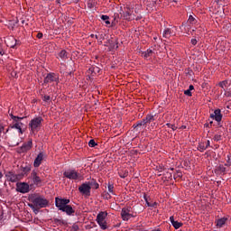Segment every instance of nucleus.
<instances>
[{"label":"nucleus","mask_w":231,"mask_h":231,"mask_svg":"<svg viewBox=\"0 0 231 231\" xmlns=\"http://www.w3.org/2000/svg\"><path fill=\"white\" fill-rule=\"evenodd\" d=\"M1 133H5V126H3V125L0 124V134Z\"/></svg>","instance_id":"obj_49"},{"label":"nucleus","mask_w":231,"mask_h":231,"mask_svg":"<svg viewBox=\"0 0 231 231\" xmlns=\"http://www.w3.org/2000/svg\"><path fill=\"white\" fill-rule=\"evenodd\" d=\"M213 140H215V142H219L221 140V134H216Z\"/></svg>","instance_id":"obj_41"},{"label":"nucleus","mask_w":231,"mask_h":231,"mask_svg":"<svg viewBox=\"0 0 231 231\" xmlns=\"http://www.w3.org/2000/svg\"><path fill=\"white\" fill-rule=\"evenodd\" d=\"M101 19H102V21H107V20H109V16H107V15H102V16H101Z\"/></svg>","instance_id":"obj_46"},{"label":"nucleus","mask_w":231,"mask_h":231,"mask_svg":"<svg viewBox=\"0 0 231 231\" xmlns=\"http://www.w3.org/2000/svg\"><path fill=\"white\" fill-rule=\"evenodd\" d=\"M170 221H171V225L176 221V220H174V216L170 217Z\"/></svg>","instance_id":"obj_51"},{"label":"nucleus","mask_w":231,"mask_h":231,"mask_svg":"<svg viewBox=\"0 0 231 231\" xmlns=\"http://www.w3.org/2000/svg\"><path fill=\"white\" fill-rule=\"evenodd\" d=\"M153 53L154 51H152V50L148 49L147 51L142 52V57H143V59H149L150 57H152Z\"/></svg>","instance_id":"obj_20"},{"label":"nucleus","mask_w":231,"mask_h":231,"mask_svg":"<svg viewBox=\"0 0 231 231\" xmlns=\"http://www.w3.org/2000/svg\"><path fill=\"white\" fill-rule=\"evenodd\" d=\"M191 44H192L193 46H196V44H198V40H196V39H191Z\"/></svg>","instance_id":"obj_47"},{"label":"nucleus","mask_w":231,"mask_h":231,"mask_svg":"<svg viewBox=\"0 0 231 231\" xmlns=\"http://www.w3.org/2000/svg\"><path fill=\"white\" fill-rule=\"evenodd\" d=\"M188 23H189V24H196V23H198V20H196L194 18V16L189 15V19H188Z\"/></svg>","instance_id":"obj_29"},{"label":"nucleus","mask_w":231,"mask_h":231,"mask_svg":"<svg viewBox=\"0 0 231 231\" xmlns=\"http://www.w3.org/2000/svg\"><path fill=\"white\" fill-rule=\"evenodd\" d=\"M171 225L176 230H178V228H180V226H183V223L178 221L173 222Z\"/></svg>","instance_id":"obj_27"},{"label":"nucleus","mask_w":231,"mask_h":231,"mask_svg":"<svg viewBox=\"0 0 231 231\" xmlns=\"http://www.w3.org/2000/svg\"><path fill=\"white\" fill-rule=\"evenodd\" d=\"M144 120L146 121V124H151V122H154V116L147 115Z\"/></svg>","instance_id":"obj_25"},{"label":"nucleus","mask_w":231,"mask_h":231,"mask_svg":"<svg viewBox=\"0 0 231 231\" xmlns=\"http://www.w3.org/2000/svg\"><path fill=\"white\" fill-rule=\"evenodd\" d=\"M33 147V141L30 139L27 143H24L19 150V152H28Z\"/></svg>","instance_id":"obj_10"},{"label":"nucleus","mask_w":231,"mask_h":231,"mask_svg":"<svg viewBox=\"0 0 231 231\" xmlns=\"http://www.w3.org/2000/svg\"><path fill=\"white\" fill-rule=\"evenodd\" d=\"M59 80V77L55 73H49L43 82L44 84H50V82H57Z\"/></svg>","instance_id":"obj_13"},{"label":"nucleus","mask_w":231,"mask_h":231,"mask_svg":"<svg viewBox=\"0 0 231 231\" xmlns=\"http://www.w3.org/2000/svg\"><path fill=\"white\" fill-rule=\"evenodd\" d=\"M88 185L90 186V189H99L100 185L98 184V182H97V180H92L90 181H88Z\"/></svg>","instance_id":"obj_22"},{"label":"nucleus","mask_w":231,"mask_h":231,"mask_svg":"<svg viewBox=\"0 0 231 231\" xmlns=\"http://www.w3.org/2000/svg\"><path fill=\"white\" fill-rule=\"evenodd\" d=\"M180 129H187V126L182 125V126L180 127Z\"/></svg>","instance_id":"obj_61"},{"label":"nucleus","mask_w":231,"mask_h":231,"mask_svg":"<svg viewBox=\"0 0 231 231\" xmlns=\"http://www.w3.org/2000/svg\"><path fill=\"white\" fill-rule=\"evenodd\" d=\"M110 46L112 50H118V41L117 40H110Z\"/></svg>","instance_id":"obj_23"},{"label":"nucleus","mask_w":231,"mask_h":231,"mask_svg":"<svg viewBox=\"0 0 231 231\" xmlns=\"http://www.w3.org/2000/svg\"><path fill=\"white\" fill-rule=\"evenodd\" d=\"M42 122H44L42 116L34 117L30 121L29 127L32 134L39 133V131H41V128L42 127Z\"/></svg>","instance_id":"obj_2"},{"label":"nucleus","mask_w":231,"mask_h":231,"mask_svg":"<svg viewBox=\"0 0 231 231\" xmlns=\"http://www.w3.org/2000/svg\"><path fill=\"white\" fill-rule=\"evenodd\" d=\"M88 145H89V147H96L97 143H96L93 139H91V140L88 142Z\"/></svg>","instance_id":"obj_38"},{"label":"nucleus","mask_w":231,"mask_h":231,"mask_svg":"<svg viewBox=\"0 0 231 231\" xmlns=\"http://www.w3.org/2000/svg\"><path fill=\"white\" fill-rule=\"evenodd\" d=\"M4 51H3V48L1 47V44H0V55H3Z\"/></svg>","instance_id":"obj_58"},{"label":"nucleus","mask_w":231,"mask_h":231,"mask_svg":"<svg viewBox=\"0 0 231 231\" xmlns=\"http://www.w3.org/2000/svg\"><path fill=\"white\" fill-rule=\"evenodd\" d=\"M10 116L13 120V124L10 125V127L12 129H18L19 133L23 134V123L21 120H23L24 117L15 116L13 114H10Z\"/></svg>","instance_id":"obj_3"},{"label":"nucleus","mask_w":231,"mask_h":231,"mask_svg":"<svg viewBox=\"0 0 231 231\" xmlns=\"http://www.w3.org/2000/svg\"><path fill=\"white\" fill-rule=\"evenodd\" d=\"M58 208L59 210H61V212H65L67 216H73V214H75V209H73V207H71L70 205L61 206Z\"/></svg>","instance_id":"obj_12"},{"label":"nucleus","mask_w":231,"mask_h":231,"mask_svg":"<svg viewBox=\"0 0 231 231\" xmlns=\"http://www.w3.org/2000/svg\"><path fill=\"white\" fill-rule=\"evenodd\" d=\"M89 69H90V71H92V73H95V75H97V73H100V68H98V67H92Z\"/></svg>","instance_id":"obj_31"},{"label":"nucleus","mask_w":231,"mask_h":231,"mask_svg":"<svg viewBox=\"0 0 231 231\" xmlns=\"http://www.w3.org/2000/svg\"><path fill=\"white\" fill-rule=\"evenodd\" d=\"M141 124V125H147V122L145 121V119H143L141 122H139Z\"/></svg>","instance_id":"obj_48"},{"label":"nucleus","mask_w":231,"mask_h":231,"mask_svg":"<svg viewBox=\"0 0 231 231\" xmlns=\"http://www.w3.org/2000/svg\"><path fill=\"white\" fill-rule=\"evenodd\" d=\"M16 190L17 192H21V194H26L30 192V185L26 182H17Z\"/></svg>","instance_id":"obj_7"},{"label":"nucleus","mask_w":231,"mask_h":231,"mask_svg":"<svg viewBox=\"0 0 231 231\" xmlns=\"http://www.w3.org/2000/svg\"><path fill=\"white\" fill-rule=\"evenodd\" d=\"M30 201L32 204H29L30 208H32L34 212H39L41 208H46L48 205H50V200L46 199L42 196H32L30 198Z\"/></svg>","instance_id":"obj_1"},{"label":"nucleus","mask_w":231,"mask_h":231,"mask_svg":"<svg viewBox=\"0 0 231 231\" xmlns=\"http://www.w3.org/2000/svg\"><path fill=\"white\" fill-rule=\"evenodd\" d=\"M118 19H120V15L118 14H115L114 22L112 23V24H116V23H118Z\"/></svg>","instance_id":"obj_33"},{"label":"nucleus","mask_w":231,"mask_h":231,"mask_svg":"<svg viewBox=\"0 0 231 231\" xmlns=\"http://www.w3.org/2000/svg\"><path fill=\"white\" fill-rule=\"evenodd\" d=\"M166 125H167L168 127H170L171 129H172V131H176V129H178V127H177L176 125H171V124H170V123H168Z\"/></svg>","instance_id":"obj_39"},{"label":"nucleus","mask_w":231,"mask_h":231,"mask_svg":"<svg viewBox=\"0 0 231 231\" xmlns=\"http://www.w3.org/2000/svg\"><path fill=\"white\" fill-rule=\"evenodd\" d=\"M184 95H187L188 97H192V92L190 90H185Z\"/></svg>","instance_id":"obj_44"},{"label":"nucleus","mask_w":231,"mask_h":231,"mask_svg":"<svg viewBox=\"0 0 231 231\" xmlns=\"http://www.w3.org/2000/svg\"><path fill=\"white\" fill-rule=\"evenodd\" d=\"M6 46H8L9 48H15V46L17 45V40L14 37H8L5 41Z\"/></svg>","instance_id":"obj_16"},{"label":"nucleus","mask_w":231,"mask_h":231,"mask_svg":"<svg viewBox=\"0 0 231 231\" xmlns=\"http://www.w3.org/2000/svg\"><path fill=\"white\" fill-rule=\"evenodd\" d=\"M115 186L111 183H108V192H110L111 194H114V189Z\"/></svg>","instance_id":"obj_35"},{"label":"nucleus","mask_w":231,"mask_h":231,"mask_svg":"<svg viewBox=\"0 0 231 231\" xmlns=\"http://www.w3.org/2000/svg\"><path fill=\"white\" fill-rule=\"evenodd\" d=\"M106 24H111V22L109 20H105Z\"/></svg>","instance_id":"obj_60"},{"label":"nucleus","mask_w":231,"mask_h":231,"mask_svg":"<svg viewBox=\"0 0 231 231\" xmlns=\"http://www.w3.org/2000/svg\"><path fill=\"white\" fill-rule=\"evenodd\" d=\"M151 207H152V208H156V207H158V203L157 202H154V203H152V205H150Z\"/></svg>","instance_id":"obj_56"},{"label":"nucleus","mask_w":231,"mask_h":231,"mask_svg":"<svg viewBox=\"0 0 231 231\" xmlns=\"http://www.w3.org/2000/svg\"><path fill=\"white\" fill-rule=\"evenodd\" d=\"M225 167H228V162H226V163L225 164Z\"/></svg>","instance_id":"obj_63"},{"label":"nucleus","mask_w":231,"mask_h":231,"mask_svg":"<svg viewBox=\"0 0 231 231\" xmlns=\"http://www.w3.org/2000/svg\"><path fill=\"white\" fill-rule=\"evenodd\" d=\"M205 145H206L207 149H208V147H210V141H207Z\"/></svg>","instance_id":"obj_54"},{"label":"nucleus","mask_w":231,"mask_h":231,"mask_svg":"<svg viewBox=\"0 0 231 231\" xmlns=\"http://www.w3.org/2000/svg\"><path fill=\"white\" fill-rule=\"evenodd\" d=\"M56 223H62V225H64L63 220L61 221L60 219H55Z\"/></svg>","instance_id":"obj_57"},{"label":"nucleus","mask_w":231,"mask_h":231,"mask_svg":"<svg viewBox=\"0 0 231 231\" xmlns=\"http://www.w3.org/2000/svg\"><path fill=\"white\" fill-rule=\"evenodd\" d=\"M225 96H226V97H230V98H231V91L226 92V93H225Z\"/></svg>","instance_id":"obj_53"},{"label":"nucleus","mask_w":231,"mask_h":231,"mask_svg":"<svg viewBox=\"0 0 231 231\" xmlns=\"http://www.w3.org/2000/svg\"><path fill=\"white\" fill-rule=\"evenodd\" d=\"M5 178L7 181H11V183H17L24 178V173L15 174L14 171H7Z\"/></svg>","instance_id":"obj_5"},{"label":"nucleus","mask_w":231,"mask_h":231,"mask_svg":"<svg viewBox=\"0 0 231 231\" xmlns=\"http://www.w3.org/2000/svg\"><path fill=\"white\" fill-rule=\"evenodd\" d=\"M90 37L93 39V37H96V39H98V35L91 34Z\"/></svg>","instance_id":"obj_59"},{"label":"nucleus","mask_w":231,"mask_h":231,"mask_svg":"<svg viewBox=\"0 0 231 231\" xmlns=\"http://www.w3.org/2000/svg\"><path fill=\"white\" fill-rule=\"evenodd\" d=\"M144 199H145L146 205H148V207H151L152 204L147 199V195H145V194H144Z\"/></svg>","instance_id":"obj_45"},{"label":"nucleus","mask_w":231,"mask_h":231,"mask_svg":"<svg viewBox=\"0 0 231 231\" xmlns=\"http://www.w3.org/2000/svg\"><path fill=\"white\" fill-rule=\"evenodd\" d=\"M142 126L143 125L140 123L133 125V127H134V129H135V131H138L139 129H142Z\"/></svg>","instance_id":"obj_34"},{"label":"nucleus","mask_w":231,"mask_h":231,"mask_svg":"<svg viewBox=\"0 0 231 231\" xmlns=\"http://www.w3.org/2000/svg\"><path fill=\"white\" fill-rule=\"evenodd\" d=\"M211 117L214 118L217 122H221L223 120V115L221 114V109H216L214 115H211Z\"/></svg>","instance_id":"obj_18"},{"label":"nucleus","mask_w":231,"mask_h":231,"mask_svg":"<svg viewBox=\"0 0 231 231\" xmlns=\"http://www.w3.org/2000/svg\"><path fill=\"white\" fill-rule=\"evenodd\" d=\"M69 199H60L59 197H57L55 199V205L58 208L60 207H68L69 205Z\"/></svg>","instance_id":"obj_9"},{"label":"nucleus","mask_w":231,"mask_h":231,"mask_svg":"<svg viewBox=\"0 0 231 231\" xmlns=\"http://www.w3.org/2000/svg\"><path fill=\"white\" fill-rule=\"evenodd\" d=\"M63 176L64 178H68V180H77L80 174L75 170H70L63 172Z\"/></svg>","instance_id":"obj_8"},{"label":"nucleus","mask_w":231,"mask_h":231,"mask_svg":"<svg viewBox=\"0 0 231 231\" xmlns=\"http://www.w3.org/2000/svg\"><path fill=\"white\" fill-rule=\"evenodd\" d=\"M59 57H60L62 59V60H66L67 59H69V53H68V51H66V50H62L59 53Z\"/></svg>","instance_id":"obj_21"},{"label":"nucleus","mask_w":231,"mask_h":231,"mask_svg":"<svg viewBox=\"0 0 231 231\" xmlns=\"http://www.w3.org/2000/svg\"><path fill=\"white\" fill-rule=\"evenodd\" d=\"M79 230V225L73 224L72 226L70 227V231H78Z\"/></svg>","instance_id":"obj_36"},{"label":"nucleus","mask_w":231,"mask_h":231,"mask_svg":"<svg viewBox=\"0 0 231 231\" xmlns=\"http://www.w3.org/2000/svg\"><path fill=\"white\" fill-rule=\"evenodd\" d=\"M42 100L43 102H50V100H51V97L50 96H43Z\"/></svg>","instance_id":"obj_40"},{"label":"nucleus","mask_w":231,"mask_h":231,"mask_svg":"<svg viewBox=\"0 0 231 231\" xmlns=\"http://www.w3.org/2000/svg\"><path fill=\"white\" fill-rule=\"evenodd\" d=\"M30 171H32V168H30V166H25V167H22V174H28V172H30Z\"/></svg>","instance_id":"obj_28"},{"label":"nucleus","mask_w":231,"mask_h":231,"mask_svg":"<svg viewBox=\"0 0 231 231\" xmlns=\"http://www.w3.org/2000/svg\"><path fill=\"white\" fill-rule=\"evenodd\" d=\"M131 210H129V208H122L121 211V217L123 219V221H129V219H131V217H133V215L131 213Z\"/></svg>","instance_id":"obj_14"},{"label":"nucleus","mask_w":231,"mask_h":231,"mask_svg":"<svg viewBox=\"0 0 231 231\" xmlns=\"http://www.w3.org/2000/svg\"><path fill=\"white\" fill-rule=\"evenodd\" d=\"M176 35V31L172 28H166L162 31L163 39H171V37H174Z\"/></svg>","instance_id":"obj_11"},{"label":"nucleus","mask_w":231,"mask_h":231,"mask_svg":"<svg viewBox=\"0 0 231 231\" xmlns=\"http://www.w3.org/2000/svg\"><path fill=\"white\" fill-rule=\"evenodd\" d=\"M79 191L80 194H82V196H91V186L89 185V182L82 183L79 187Z\"/></svg>","instance_id":"obj_6"},{"label":"nucleus","mask_w":231,"mask_h":231,"mask_svg":"<svg viewBox=\"0 0 231 231\" xmlns=\"http://www.w3.org/2000/svg\"><path fill=\"white\" fill-rule=\"evenodd\" d=\"M36 37L37 39H42V32H38Z\"/></svg>","instance_id":"obj_50"},{"label":"nucleus","mask_w":231,"mask_h":231,"mask_svg":"<svg viewBox=\"0 0 231 231\" xmlns=\"http://www.w3.org/2000/svg\"><path fill=\"white\" fill-rule=\"evenodd\" d=\"M194 89V85H189V91H192Z\"/></svg>","instance_id":"obj_55"},{"label":"nucleus","mask_w":231,"mask_h":231,"mask_svg":"<svg viewBox=\"0 0 231 231\" xmlns=\"http://www.w3.org/2000/svg\"><path fill=\"white\" fill-rule=\"evenodd\" d=\"M119 176H120V178H127V173H124L122 175V173L119 172Z\"/></svg>","instance_id":"obj_52"},{"label":"nucleus","mask_w":231,"mask_h":231,"mask_svg":"<svg viewBox=\"0 0 231 231\" xmlns=\"http://www.w3.org/2000/svg\"><path fill=\"white\" fill-rule=\"evenodd\" d=\"M216 174H225V172H226V168L220 164L219 166H217L215 170Z\"/></svg>","instance_id":"obj_19"},{"label":"nucleus","mask_w":231,"mask_h":231,"mask_svg":"<svg viewBox=\"0 0 231 231\" xmlns=\"http://www.w3.org/2000/svg\"><path fill=\"white\" fill-rule=\"evenodd\" d=\"M31 179L34 185H41L42 183V180H41V177L37 174V171H32L31 173Z\"/></svg>","instance_id":"obj_15"},{"label":"nucleus","mask_w":231,"mask_h":231,"mask_svg":"<svg viewBox=\"0 0 231 231\" xmlns=\"http://www.w3.org/2000/svg\"><path fill=\"white\" fill-rule=\"evenodd\" d=\"M226 223V218L225 217H222V218H219L217 221V226H223V225H225Z\"/></svg>","instance_id":"obj_24"},{"label":"nucleus","mask_w":231,"mask_h":231,"mask_svg":"<svg viewBox=\"0 0 231 231\" xmlns=\"http://www.w3.org/2000/svg\"><path fill=\"white\" fill-rule=\"evenodd\" d=\"M125 19H126V21H131V13L129 11H126L124 14Z\"/></svg>","instance_id":"obj_32"},{"label":"nucleus","mask_w":231,"mask_h":231,"mask_svg":"<svg viewBox=\"0 0 231 231\" xmlns=\"http://www.w3.org/2000/svg\"><path fill=\"white\" fill-rule=\"evenodd\" d=\"M226 163H227V167H230V165H231V154L227 155Z\"/></svg>","instance_id":"obj_42"},{"label":"nucleus","mask_w":231,"mask_h":231,"mask_svg":"<svg viewBox=\"0 0 231 231\" xmlns=\"http://www.w3.org/2000/svg\"><path fill=\"white\" fill-rule=\"evenodd\" d=\"M103 198L105 199H111V194H109L108 192H104L103 193Z\"/></svg>","instance_id":"obj_37"},{"label":"nucleus","mask_w":231,"mask_h":231,"mask_svg":"<svg viewBox=\"0 0 231 231\" xmlns=\"http://www.w3.org/2000/svg\"><path fill=\"white\" fill-rule=\"evenodd\" d=\"M205 127H208V124H205Z\"/></svg>","instance_id":"obj_64"},{"label":"nucleus","mask_w":231,"mask_h":231,"mask_svg":"<svg viewBox=\"0 0 231 231\" xmlns=\"http://www.w3.org/2000/svg\"><path fill=\"white\" fill-rule=\"evenodd\" d=\"M107 217V213L106 211H100L97 216V223L102 228V230H107V222L106 218Z\"/></svg>","instance_id":"obj_4"},{"label":"nucleus","mask_w":231,"mask_h":231,"mask_svg":"<svg viewBox=\"0 0 231 231\" xmlns=\"http://www.w3.org/2000/svg\"><path fill=\"white\" fill-rule=\"evenodd\" d=\"M198 150L200 151V152H203V151H207V146L205 143H200L198 146Z\"/></svg>","instance_id":"obj_26"},{"label":"nucleus","mask_w":231,"mask_h":231,"mask_svg":"<svg viewBox=\"0 0 231 231\" xmlns=\"http://www.w3.org/2000/svg\"><path fill=\"white\" fill-rule=\"evenodd\" d=\"M42 160H44V153L40 152L34 160L33 166L41 167V163H42Z\"/></svg>","instance_id":"obj_17"},{"label":"nucleus","mask_w":231,"mask_h":231,"mask_svg":"<svg viewBox=\"0 0 231 231\" xmlns=\"http://www.w3.org/2000/svg\"><path fill=\"white\" fill-rule=\"evenodd\" d=\"M3 178V172L0 171V180Z\"/></svg>","instance_id":"obj_62"},{"label":"nucleus","mask_w":231,"mask_h":231,"mask_svg":"<svg viewBox=\"0 0 231 231\" xmlns=\"http://www.w3.org/2000/svg\"><path fill=\"white\" fill-rule=\"evenodd\" d=\"M227 85H228V80L220 81L218 83L219 88H222V89H224L225 87H226Z\"/></svg>","instance_id":"obj_30"},{"label":"nucleus","mask_w":231,"mask_h":231,"mask_svg":"<svg viewBox=\"0 0 231 231\" xmlns=\"http://www.w3.org/2000/svg\"><path fill=\"white\" fill-rule=\"evenodd\" d=\"M183 176V173L181 171H177V174L174 175V178H181Z\"/></svg>","instance_id":"obj_43"}]
</instances>
